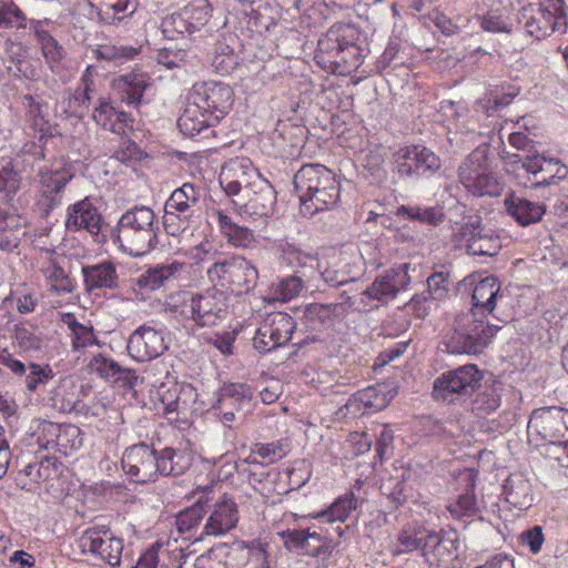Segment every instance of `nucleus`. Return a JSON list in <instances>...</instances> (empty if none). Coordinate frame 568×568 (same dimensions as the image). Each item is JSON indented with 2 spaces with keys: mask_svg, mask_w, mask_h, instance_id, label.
<instances>
[{
  "mask_svg": "<svg viewBox=\"0 0 568 568\" xmlns=\"http://www.w3.org/2000/svg\"><path fill=\"white\" fill-rule=\"evenodd\" d=\"M258 272L251 261L239 255L235 273L233 274L230 291L236 295L248 293L257 283Z\"/></svg>",
  "mask_w": 568,
  "mask_h": 568,
  "instance_id": "nucleus-44",
  "label": "nucleus"
},
{
  "mask_svg": "<svg viewBox=\"0 0 568 568\" xmlns=\"http://www.w3.org/2000/svg\"><path fill=\"white\" fill-rule=\"evenodd\" d=\"M232 104L233 90L230 85L214 81L195 83L187 94L178 126L184 135H199L216 125Z\"/></svg>",
  "mask_w": 568,
  "mask_h": 568,
  "instance_id": "nucleus-2",
  "label": "nucleus"
},
{
  "mask_svg": "<svg viewBox=\"0 0 568 568\" xmlns=\"http://www.w3.org/2000/svg\"><path fill=\"white\" fill-rule=\"evenodd\" d=\"M356 508V500L354 495L345 494L335 499L324 510L311 514L310 516L314 519H318L321 523H344L349 517L351 513Z\"/></svg>",
  "mask_w": 568,
  "mask_h": 568,
  "instance_id": "nucleus-43",
  "label": "nucleus"
},
{
  "mask_svg": "<svg viewBox=\"0 0 568 568\" xmlns=\"http://www.w3.org/2000/svg\"><path fill=\"white\" fill-rule=\"evenodd\" d=\"M395 215L399 220L418 222L422 224H427L430 226H437L442 224L445 220V213L442 206L434 205H423V204H407L399 205Z\"/></svg>",
  "mask_w": 568,
  "mask_h": 568,
  "instance_id": "nucleus-38",
  "label": "nucleus"
},
{
  "mask_svg": "<svg viewBox=\"0 0 568 568\" xmlns=\"http://www.w3.org/2000/svg\"><path fill=\"white\" fill-rule=\"evenodd\" d=\"M519 20L524 23L527 34L540 41L554 32H566L567 7L564 0H540L538 3L524 7Z\"/></svg>",
  "mask_w": 568,
  "mask_h": 568,
  "instance_id": "nucleus-7",
  "label": "nucleus"
},
{
  "mask_svg": "<svg viewBox=\"0 0 568 568\" xmlns=\"http://www.w3.org/2000/svg\"><path fill=\"white\" fill-rule=\"evenodd\" d=\"M489 148L480 145L468 154L457 170L458 181L474 196H499L503 185L488 164Z\"/></svg>",
  "mask_w": 568,
  "mask_h": 568,
  "instance_id": "nucleus-8",
  "label": "nucleus"
},
{
  "mask_svg": "<svg viewBox=\"0 0 568 568\" xmlns=\"http://www.w3.org/2000/svg\"><path fill=\"white\" fill-rule=\"evenodd\" d=\"M483 373L474 364H467L442 374L434 381L433 395L436 399L454 402V396H469L480 385Z\"/></svg>",
  "mask_w": 568,
  "mask_h": 568,
  "instance_id": "nucleus-13",
  "label": "nucleus"
},
{
  "mask_svg": "<svg viewBox=\"0 0 568 568\" xmlns=\"http://www.w3.org/2000/svg\"><path fill=\"white\" fill-rule=\"evenodd\" d=\"M422 556L430 567L448 568L458 557V540L440 532L428 531Z\"/></svg>",
  "mask_w": 568,
  "mask_h": 568,
  "instance_id": "nucleus-22",
  "label": "nucleus"
},
{
  "mask_svg": "<svg viewBox=\"0 0 568 568\" xmlns=\"http://www.w3.org/2000/svg\"><path fill=\"white\" fill-rule=\"evenodd\" d=\"M564 416V410L555 406L534 410L527 425L529 442L536 446L561 443L568 434Z\"/></svg>",
  "mask_w": 568,
  "mask_h": 568,
  "instance_id": "nucleus-12",
  "label": "nucleus"
},
{
  "mask_svg": "<svg viewBox=\"0 0 568 568\" xmlns=\"http://www.w3.org/2000/svg\"><path fill=\"white\" fill-rule=\"evenodd\" d=\"M447 510L456 519L470 518L479 514V505L473 491L459 495L457 499L447 505Z\"/></svg>",
  "mask_w": 568,
  "mask_h": 568,
  "instance_id": "nucleus-55",
  "label": "nucleus"
},
{
  "mask_svg": "<svg viewBox=\"0 0 568 568\" xmlns=\"http://www.w3.org/2000/svg\"><path fill=\"white\" fill-rule=\"evenodd\" d=\"M61 321L71 332V345L74 351L98 344L93 327L78 322L74 314L62 313Z\"/></svg>",
  "mask_w": 568,
  "mask_h": 568,
  "instance_id": "nucleus-47",
  "label": "nucleus"
},
{
  "mask_svg": "<svg viewBox=\"0 0 568 568\" xmlns=\"http://www.w3.org/2000/svg\"><path fill=\"white\" fill-rule=\"evenodd\" d=\"M75 546L82 555L99 565L118 567L123 552V539L116 537L105 525H95L84 529L75 539Z\"/></svg>",
  "mask_w": 568,
  "mask_h": 568,
  "instance_id": "nucleus-10",
  "label": "nucleus"
},
{
  "mask_svg": "<svg viewBox=\"0 0 568 568\" xmlns=\"http://www.w3.org/2000/svg\"><path fill=\"white\" fill-rule=\"evenodd\" d=\"M501 296L499 280L495 276H487L474 287L471 295L473 308L470 311L490 314L496 307L497 300Z\"/></svg>",
  "mask_w": 568,
  "mask_h": 568,
  "instance_id": "nucleus-34",
  "label": "nucleus"
},
{
  "mask_svg": "<svg viewBox=\"0 0 568 568\" xmlns=\"http://www.w3.org/2000/svg\"><path fill=\"white\" fill-rule=\"evenodd\" d=\"M27 17L12 1L0 0V29L26 28Z\"/></svg>",
  "mask_w": 568,
  "mask_h": 568,
  "instance_id": "nucleus-56",
  "label": "nucleus"
},
{
  "mask_svg": "<svg viewBox=\"0 0 568 568\" xmlns=\"http://www.w3.org/2000/svg\"><path fill=\"white\" fill-rule=\"evenodd\" d=\"M505 500L513 507L524 510L534 501L532 485L523 474H511L504 484Z\"/></svg>",
  "mask_w": 568,
  "mask_h": 568,
  "instance_id": "nucleus-33",
  "label": "nucleus"
},
{
  "mask_svg": "<svg viewBox=\"0 0 568 568\" xmlns=\"http://www.w3.org/2000/svg\"><path fill=\"white\" fill-rule=\"evenodd\" d=\"M459 234L467 252L471 255L495 256L501 248L499 236L490 230H485L479 220L465 223Z\"/></svg>",
  "mask_w": 568,
  "mask_h": 568,
  "instance_id": "nucleus-21",
  "label": "nucleus"
},
{
  "mask_svg": "<svg viewBox=\"0 0 568 568\" xmlns=\"http://www.w3.org/2000/svg\"><path fill=\"white\" fill-rule=\"evenodd\" d=\"M139 53V48L132 45H115L112 43L97 44L91 49L92 58L105 61L115 67L133 60Z\"/></svg>",
  "mask_w": 568,
  "mask_h": 568,
  "instance_id": "nucleus-40",
  "label": "nucleus"
},
{
  "mask_svg": "<svg viewBox=\"0 0 568 568\" xmlns=\"http://www.w3.org/2000/svg\"><path fill=\"white\" fill-rule=\"evenodd\" d=\"M194 214L183 213L182 211L170 212L164 210L163 226L165 232L171 236H178L186 231L190 225V220Z\"/></svg>",
  "mask_w": 568,
  "mask_h": 568,
  "instance_id": "nucleus-63",
  "label": "nucleus"
},
{
  "mask_svg": "<svg viewBox=\"0 0 568 568\" xmlns=\"http://www.w3.org/2000/svg\"><path fill=\"white\" fill-rule=\"evenodd\" d=\"M12 341L24 353L36 352L42 347V339L30 327L24 325L14 326Z\"/></svg>",
  "mask_w": 568,
  "mask_h": 568,
  "instance_id": "nucleus-61",
  "label": "nucleus"
},
{
  "mask_svg": "<svg viewBox=\"0 0 568 568\" xmlns=\"http://www.w3.org/2000/svg\"><path fill=\"white\" fill-rule=\"evenodd\" d=\"M65 227L69 231H87L98 235L103 224V217L93 202L85 197L71 204L67 210Z\"/></svg>",
  "mask_w": 568,
  "mask_h": 568,
  "instance_id": "nucleus-23",
  "label": "nucleus"
},
{
  "mask_svg": "<svg viewBox=\"0 0 568 568\" xmlns=\"http://www.w3.org/2000/svg\"><path fill=\"white\" fill-rule=\"evenodd\" d=\"M304 287L301 276L290 275L277 278L270 287V294L273 300L287 302L296 297Z\"/></svg>",
  "mask_w": 568,
  "mask_h": 568,
  "instance_id": "nucleus-53",
  "label": "nucleus"
},
{
  "mask_svg": "<svg viewBox=\"0 0 568 568\" xmlns=\"http://www.w3.org/2000/svg\"><path fill=\"white\" fill-rule=\"evenodd\" d=\"M185 268L186 264L180 261L159 264L142 273L136 283L141 288L155 291L164 286L168 282L178 278Z\"/></svg>",
  "mask_w": 568,
  "mask_h": 568,
  "instance_id": "nucleus-32",
  "label": "nucleus"
},
{
  "mask_svg": "<svg viewBox=\"0 0 568 568\" xmlns=\"http://www.w3.org/2000/svg\"><path fill=\"white\" fill-rule=\"evenodd\" d=\"M361 31L353 24L335 23L317 42L316 62L333 73L357 70L365 57Z\"/></svg>",
  "mask_w": 568,
  "mask_h": 568,
  "instance_id": "nucleus-3",
  "label": "nucleus"
},
{
  "mask_svg": "<svg viewBox=\"0 0 568 568\" xmlns=\"http://www.w3.org/2000/svg\"><path fill=\"white\" fill-rule=\"evenodd\" d=\"M169 345L165 338V329L143 324L129 337L128 352L138 362H150L160 357Z\"/></svg>",
  "mask_w": 568,
  "mask_h": 568,
  "instance_id": "nucleus-18",
  "label": "nucleus"
},
{
  "mask_svg": "<svg viewBox=\"0 0 568 568\" xmlns=\"http://www.w3.org/2000/svg\"><path fill=\"white\" fill-rule=\"evenodd\" d=\"M93 91L78 87L68 95V106L64 109L70 115L83 118L92 101Z\"/></svg>",
  "mask_w": 568,
  "mask_h": 568,
  "instance_id": "nucleus-62",
  "label": "nucleus"
},
{
  "mask_svg": "<svg viewBox=\"0 0 568 568\" xmlns=\"http://www.w3.org/2000/svg\"><path fill=\"white\" fill-rule=\"evenodd\" d=\"M263 176L253 162L245 156H236L226 161L220 173V184L230 196L243 194L253 189V184Z\"/></svg>",
  "mask_w": 568,
  "mask_h": 568,
  "instance_id": "nucleus-17",
  "label": "nucleus"
},
{
  "mask_svg": "<svg viewBox=\"0 0 568 568\" xmlns=\"http://www.w3.org/2000/svg\"><path fill=\"white\" fill-rule=\"evenodd\" d=\"M303 555L312 556L321 561H326L333 555L334 549L337 547V542L327 535H321L317 531H312L308 528L306 536Z\"/></svg>",
  "mask_w": 568,
  "mask_h": 568,
  "instance_id": "nucleus-48",
  "label": "nucleus"
},
{
  "mask_svg": "<svg viewBox=\"0 0 568 568\" xmlns=\"http://www.w3.org/2000/svg\"><path fill=\"white\" fill-rule=\"evenodd\" d=\"M410 282L408 264H400L376 277L375 281L356 295L349 297L354 312H366L375 307L374 302L387 303L405 290Z\"/></svg>",
  "mask_w": 568,
  "mask_h": 568,
  "instance_id": "nucleus-9",
  "label": "nucleus"
},
{
  "mask_svg": "<svg viewBox=\"0 0 568 568\" xmlns=\"http://www.w3.org/2000/svg\"><path fill=\"white\" fill-rule=\"evenodd\" d=\"M480 27L483 30L491 33H511L513 23L510 19L498 11H489L480 17Z\"/></svg>",
  "mask_w": 568,
  "mask_h": 568,
  "instance_id": "nucleus-64",
  "label": "nucleus"
},
{
  "mask_svg": "<svg viewBox=\"0 0 568 568\" xmlns=\"http://www.w3.org/2000/svg\"><path fill=\"white\" fill-rule=\"evenodd\" d=\"M396 173L404 179L433 175L442 166L440 159L430 149L422 145L400 148L394 160Z\"/></svg>",
  "mask_w": 568,
  "mask_h": 568,
  "instance_id": "nucleus-15",
  "label": "nucleus"
},
{
  "mask_svg": "<svg viewBox=\"0 0 568 568\" xmlns=\"http://www.w3.org/2000/svg\"><path fill=\"white\" fill-rule=\"evenodd\" d=\"M83 445L81 429L72 424H59L55 450L64 456L78 452Z\"/></svg>",
  "mask_w": 568,
  "mask_h": 568,
  "instance_id": "nucleus-51",
  "label": "nucleus"
},
{
  "mask_svg": "<svg viewBox=\"0 0 568 568\" xmlns=\"http://www.w3.org/2000/svg\"><path fill=\"white\" fill-rule=\"evenodd\" d=\"M92 118L98 125L119 135L124 134L126 128L132 129L133 119L131 114L118 111L104 98L99 99V104L94 108Z\"/></svg>",
  "mask_w": 568,
  "mask_h": 568,
  "instance_id": "nucleus-30",
  "label": "nucleus"
},
{
  "mask_svg": "<svg viewBox=\"0 0 568 568\" xmlns=\"http://www.w3.org/2000/svg\"><path fill=\"white\" fill-rule=\"evenodd\" d=\"M290 452L287 439H278L271 443H257L250 455L251 464H273L284 458Z\"/></svg>",
  "mask_w": 568,
  "mask_h": 568,
  "instance_id": "nucleus-46",
  "label": "nucleus"
},
{
  "mask_svg": "<svg viewBox=\"0 0 568 568\" xmlns=\"http://www.w3.org/2000/svg\"><path fill=\"white\" fill-rule=\"evenodd\" d=\"M243 197L245 199L243 203L233 202L242 219L265 217L273 212L276 202L275 190L264 178L254 183L253 189L246 191Z\"/></svg>",
  "mask_w": 568,
  "mask_h": 568,
  "instance_id": "nucleus-20",
  "label": "nucleus"
},
{
  "mask_svg": "<svg viewBox=\"0 0 568 568\" xmlns=\"http://www.w3.org/2000/svg\"><path fill=\"white\" fill-rule=\"evenodd\" d=\"M196 254L194 258L200 261L212 260L213 263L206 270L207 280L216 286L230 290L233 274L235 273L239 254H233L224 257L214 258L216 252H211L205 248V244L196 246Z\"/></svg>",
  "mask_w": 568,
  "mask_h": 568,
  "instance_id": "nucleus-26",
  "label": "nucleus"
},
{
  "mask_svg": "<svg viewBox=\"0 0 568 568\" xmlns=\"http://www.w3.org/2000/svg\"><path fill=\"white\" fill-rule=\"evenodd\" d=\"M232 556L247 560L251 568H270L267 552L260 541L237 542L232 546Z\"/></svg>",
  "mask_w": 568,
  "mask_h": 568,
  "instance_id": "nucleus-49",
  "label": "nucleus"
},
{
  "mask_svg": "<svg viewBox=\"0 0 568 568\" xmlns=\"http://www.w3.org/2000/svg\"><path fill=\"white\" fill-rule=\"evenodd\" d=\"M295 327L292 316L283 312H273L261 324V335L274 338L278 346H283L292 338Z\"/></svg>",
  "mask_w": 568,
  "mask_h": 568,
  "instance_id": "nucleus-35",
  "label": "nucleus"
},
{
  "mask_svg": "<svg viewBox=\"0 0 568 568\" xmlns=\"http://www.w3.org/2000/svg\"><path fill=\"white\" fill-rule=\"evenodd\" d=\"M149 84V75L142 72H130L112 81V87L119 93L121 101L134 106L141 103Z\"/></svg>",
  "mask_w": 568,
  "mask_h": 568,
  "instance_id": "nucleus-29",
  "label": "nucleus"
},
{
  "mask_svg": "<svg viewBox=\"0 0 568 568\" xmlns=\"http://www.w3.org/2000/svg\"><path fill=\"white\" fill-rule=\"evenodd\" d=\"M236 64L237 59L233 49L224 42H219L214 49L212 67L217 72L226 74L233 71Z\"/></svg>",
  "mask_w": 568,
  "mask_h": 568,
  "instance_id": "nucleus-60",
  "label": "nucleus"
},
{
  "mask_svg": "<svg viewBox=\"0 0 568 568\" xmlns=\"http://www.w3.org/2000/svg\"><path fill=\"white\" fill-rule=\"evenodd\" d=\"M568 169L559 160L548 158L544 164L539 179L534 182V187L548 186L557 183V180L566 178Z\"/></svg>",
  "mask_w": 568,
  "mask_h": 568,
  "instance_id": "nucleus-58",
  "label": "nucleus"
},
{
  "mask_svg": "<svg viewBox=\"0 0 568 568\" xmlns=\"http://www.w3.org/2000/svg\"><path fill=\"white\" fill-rule=\"evenodd\" d=\"M211 11L207 0H195L180 11L163 18L161 23L162 33L170 40L179 39L184 34L192 37L207 23Z\"/></svg>",
  "mask_w": 568,
  "mask_h": 568,
  "instance_id": "nucleus-11",
  "label": "nucleus"
},
{
  "mask_svg": "<svg viewBox=\"0 0 568 568\" xmlns=\"http://www.w3.org/2000/svg\"><path fill=\"white\" fill-rule=\"evenodd\" d=\"M318 270L322 278L329 286L356 284L361 276L356 257L346 254L332 256L325 265L320 263Z\"/></svg>",
  "mask_w": 568,
  "mask_h": 568,
  "instance_id": "nucleus-25",
  "label": "nucleus"
},
{
  "mask_svg": "<svg viewBox=\"0 0 568 568\" xmlns=\"http://www.w3.org/2000/svg\"><path fill=\"white\" fill-rule=\"evenodd\" d=\"M200 197V189L195 187L192 183H184L172 192L171 196L165 202L164 210L194 214Z\"/></svg>",
  "mask_w": 568,
  "mask_h": 568,
  "instance_id": "nucleus-42",
  "label": "nucleus"
},
{
  "mask_svg": "<svg viewBox=\"0 0 568 568\" xmlns=\"http://www.w3.org/2000/svg\"><path fill=\"white\" fill-rule=\"evenodd\" d=\"M164 312L186 332H195L216 326L226 318V296L216 287L179 291L168 296Z\"/></svg>",
  "mask_w": 568,
  "mask_h": 568,
  "instance_id": "nucleus-1",
  "label": "nucleus"
},
{
  "mask_svg": "<svg viewBox=\"0 0 568 568\" xmlns=\"http://www.w3.org/2000/svg\"><path fill=\"white\" fill-rule=\"evenodd\" d=\"M205 504L200 498L194 505L180 511L175 517L179 537L187 541H202L207 537L204 532Z\"/></svg>",
  "mask_w": 568,
  "mask_h": 568,
  "instance_id": "nucleus-27",
  "label": "nucleus"
},
{
  "mask_svg": "<svg viewBox=\"0 0 568 568\" xmlns=\"http://www.w3.org/2000/svg\"><path fill=\"white\" fill-rule=\"evenodd\" d=\"M341 308V304L311 303L304 310L302 323L310 332H320L332 325Z\"/></svg>",
  "mask_w": 568,
  "mask_h": 568,
  "instance_id": "nucleus-37",
  "label": "nucleus"
},
{
  "mask_svg": "<svg viewBox=\"0 0 568 568\" xmlns=\"http://www.w3.org/2000/svg\"><path fill=\"white\" fill-rule=\"evenodd\" d=\"M84 290L92 293L97 290L119 288V275L116 266L111 261H103L98 264L82 266Z\"/></svg>",
  "mask_w": 568,
  "mask_h": 568,
  "instance_id": "nucleus-28",
  "label": "nucleus"
},
{
  "mask_svg": "<svg viewBox=\"0 0 568 568\" xmlns=\"http://www.w3.org/2000/svg\"><path fill=\"white\" fill-rule=\"evenodd\" d=\"M158 231L154 211L145 205H136L121 215L113 237L123 252L140 257L156 247Z\"/></svg>",
  "mask_w": 568,
  "mask_h": 568,
  "instance_id": "nucleus-5",
  "label": "nucleus"
},
{
  "mask_svg": "<svg viewBox=\"0 0 568 568\" xmlns=\"http://www.w3.org/2000/svg\"><path fill=\"white\" fill-rule=\"evenodd\" d=\"M101 18L110 24L132 16L136 10L135 0H91Z\"/></svg>",
  "mask_w": 568,
  "mask_h": 568,
  "instance_id": "nucleus-41",
  "label": "nucleus"
},
{
  "mask_svg": "<svg viewBox=\"0 0 568 568\" xmlns=\"http://www.w3.org/2000/svg\"><path fill=\"white\" fill-rule=\"evenodd\" d=\"M294 189L301 213L314 214L334 209L341 199V183L335 173L322 164H305L294 175Z\"/></svg>",
  "mask_w": 568,
  "mask_h": 568,
  "instance_id": "nucleus-4",
  "label": "nucleus"
},
{
  "mask_svg": "<svg viewBox=\"0 0 568 568\" xmlns=\"http://www.w3.org/2000/svg\"><path fill=\"white\" fill-rule=\"evenodd\" d=\"M92 373L104 379L123 381L130 385L138 378L131 368L122 367L118 362L103 355L94 356L90 362Z\"/></svg>",
  "mask_w": 568,
  "mask_h": 568,
  "instance_id": "nucleus-39",
  "label": "nucleus"
},
{
  "mask_svg": "<svg viewBox=\"0 0 568 568\" xmlns=\"http://www.w3.org/2000/svg\"><path fill=\"white\" fill-rule=\"evenodd\" d=\"M73 385L58 386L51 397L52 406L61 413H71L78 408L79 399Z\"/></svg>",
  "mask_w": 568,
  "mask_h": 568,
  "instance_id": "nucleus-57",
  "label": "nucleus"
},
{
  "mask_svg": "<svg viewBox=\"0 0 568 568\" xmlns=\"http://www.w3.org/2000/svg\"><path fill=\"white\" fill-rule=\"evenodd\" d=\"M159 475L179 476L191 466V458L187 454L166 447L158 454Z\"/></svg>",
  "mask_w": 568,
  "mask_h": 568,
  "instance_id": "nucleus-45",
  "label": "nucleus"
},
{
  "mask_svg": "<svg viewBox=\"0 0 568 568\" xmlns=\"http://www.w3.org/2000/svg\"><path fill=\"white\" fill-rule=\"evenodd\" d=\"M44 276L51 286V290L57 293H72L74 285L72 280L68 276L64 268L54 258H50L42 267Z\"/></svg>",
  "mask_w": 568,
  "mask_h": 568,
  "instance_id": "nucleus-54",
  "label": "nucleus"
},
{
  "mask_svg": "<svg viewBox=\"0 0 568 568\" xmlns=\"http://www.w3.org/2000/svg\"><path fill=\"white\" fill-rule=\"evenodd\" d=\"M205 521L204 532L207 537H220L226 535L239 523V509L233 498L223 496L221 499L212 501L204 499Z\"/></svg>",
  "mask_w": 568,
  "mask_h": 568,
  "instance_id": "nucleus-19",
  "label": "nucleus"
},
{
  "mask_svg": "<svg viewBox=\"0 0 568 568\" xmlns=\"http://www.w3.org/2000/svg\"><path fill=\"white\" fill-rule=\"evenodd\" d=\"M475 311H467L456 316L453 332L446 341V348L452 354H478L500 328L478 318Z\"/></svg>",
  "mask_w": 568,
  "mask_h": 568,
  "instance_id": "nucleus-6",
  "label": "nucleus"
},
{
  "mask_svg": "<svg viewBox=\"0 0 568 568\" xmlns=\"http://www.w3.org/2000/svg\"><path fill=\"white\" fill-rule=\"evenodd\" d=\"M212 405L213 415L225 426L232 428L236 413L251 403L254 389L251 385L240 382H224L215 394Z\"/></svg>",
  "mask_w": 568,
  "mask_h": 568,
  "instance_id": "nucleus-14",
  "label": "nucleus"
},
{
  "mask_svg": "<svg viewBox=\"0 0 568 568\" xmlns=\"http://www.w3.org/2000/svg\"><path fill=\"white\" fill-rule=\"evenodd\" d=\"M212 217L216 221L221 234L236 247H248L254 242V234L247 226H242L222 210H214Z\"/></svg>",
  "mask_w": 568,
  "mask_h": 568,
  "instance_id": "nucleus-36",
  "label": "nucleus"
},
{
  "mask_svg": "<svg viewBox=\"0 0 568 568\" xmlns=\"http://www.w3.org/2000/svg\"><path fill=\"white\" fill-rule=\"evenodd\" d=\"M428 530L417 529L415 527H405L397 536L393 552L395 555L408 554L414 550H420L423 554L424 541Z\"/></svg>",
  "mask_w": 568,
  "mask_h": 568,
  "instance_id": "nucleus-52",
  "label": "nucleus"
},
{
  "mask_svg": "<svg viewBox=\"0 0 568 568\" xmlns=\"http://www.w3.org/2000/svg\"><path fill=\"white\" fill-rule=\"evenodd\" d=\"M282 258L287 265L297 268L303 275H306L307 270L320 266V262L314 253L306 252L292 244L283 246Z\"/></svg>",
  "mask_w": 568,
  "mask_h": 568,
  "instance_id": "nucleus-50",
  "label": "nucleus"
},
{
  "mask_svg": "<svg viewBox=\"0 0 568 568\" xmlns=\"http://www.w3.org/2000/svg\"><path fill=\"white\" fill-rule=\"evenodd\" d=\"M72 176L65 170L40 171L39 204L45 213L61 205L64 189Z\"/></svg>",
  "mask_w": 568,
  "mask_h": 568,
  "instance_id": "nucleus-24",
  "label": "nucleus"
},
{
  "mask_svg": "<svg viewBox=\"0 0 568 568\" xmlns=\"http://www.w3.org/2000/svg\"><path fill=\"white\" fill-rule=\"evenodd\" d=\"M504 204L507 213L523 226L539 222L546 212L544 204L517 196L514 193L505 199Z\"/></svg>",
  "mask_w": 568,
  "mask_h": 568,
  "instance_id": "nucleus-31",
  "label": "nucleus"
},
{
  "mask_svg": "<svg viewBox=\"0 0 568 568\" xmlns=\"http://www.w3.org/2000/svg\"><path fill=\"white\" fill-rule=\"evenodd\" d=\"M518 93L519 91L517 89L509 88L507 92H503L501 94H491L477 103V111H483L487 116H491L503 108L509 105Z\"/></svg>",
  "mask_w": 568,
  "mask_h": 568,
  "instance_id": "nucleus-59",
  "label": "nucleus"
},
{
  "mask_svg": "<svg viewBox=\"0 0 568 568\" xmlns=\"http://www.w3.org/2000/svg\"><path fill=\"white\" fill-rule=\"evenodd\" d=\"M158 453L153 446L141 443L128 447L121 464L124 473L135 483L154 481L159 476Z\"/></svg>",
  "mask_w": 568,
  "mask_h": 568,
  "instance_id": "nucleus-16",
  "label": "nucleus"
}]
</instances>
